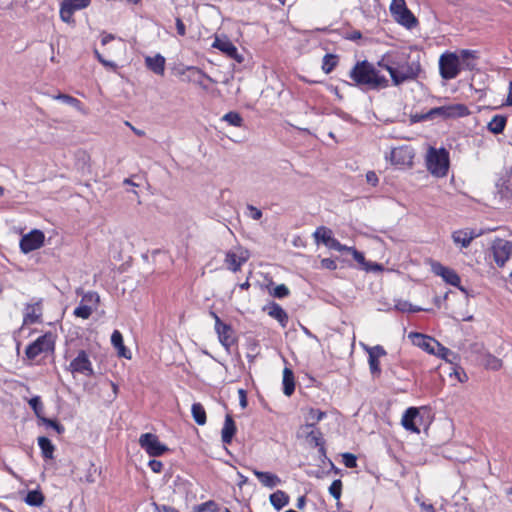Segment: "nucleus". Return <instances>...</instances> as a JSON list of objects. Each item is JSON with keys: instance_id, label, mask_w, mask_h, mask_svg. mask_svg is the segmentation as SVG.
<instances>
[{"instance_id": "nucleus-64", "label": "nucleus", "mask_w": 512, "mask_h": 512, "mask_svg": "<svg viewBox=\"0 0 512 512\" xmlns=\"http://www.w3.org/2000/svg\"><path fill=\"white\" fill-rule=\"evenodd\" d=\"M187 67L188 66H179V67L175 68L176 75L186 76V73L189 74V71H188Z\"/></svg>"}, {"instance_id": "nucleus-18", "label": "nucleus", "mask_w": 512, "mask_h": 512, "mask_svg": "<svg viewBox=\"0 0 512 512\" xmlns=\"http://www.w3.org/2000/svg\"><path fill=\"white\" fill-rule=\"evenodd\" d=\"M42 311L41 300L26 304L23 311V324L30 325L39 323L41 321Z\"/></svg>"}, {"instance_id": "nucleus-17", "label": "nucleus", "mask_w": 512, "mask_h": 512, "mask_svg": "<svg viewBox=\"0 0 512 512\" xmlns=\"http://www.w3.org/2000/svg\"><path fill=\"white\" fill-rule=\"evenodd\" d=\"M409 338L415 346L421 348L429 354H436V349L439 346V342L434 338L417 332H411L409 334Z\"/></svg>"}, {"instance_id": "nucleus-5", "label": "nucleus", "mask_w": 512, "mask_h": 512, "mask_svg": "<svg viewBox=\"0 0 512 512\" xmlns=\"http://www.w3.org/2000/svg\"><path fill=\"white\" fill-rule=\"evenodd\" d=\"M67 370L73 375L81 374L85 377H92L95 374L93 364L85 350L78 352L77 356L71 360Z\"/></svg>"}, {"instance_id": "nucleus-51", "label": "nucleus", "mask_w": 512, "mask_h": 512, "mask_svg": "<svg viewBox=\"0 0 512 512\" xmlns=\"http://www.w3.org/2000/svg\"><path fill=\"white\" fill-rule=\"evenodd\" d=\"M55 99L61 100L62 102L78 107L80 105V101L72 96L66 94H58L55 96Z\"/></svg>"}, {"instance_id": "nucleus-42", "label": "nucleus", "mask_w": 512, "mask_h": 512, "mask_svg": "<svg viewBox=\"0 0 512 512\" xmlns=\"http://www.w3.org/2000/svg\"><path fill=\"white\" fill-rule=\"evenodd\" d=\"M30 407L33 409L36 416L42 418L43 404L39 396H34L28 401Z\"/></svg>"}, {"instance_id": "nucleus-11", "label": "nucleus", "mask_w": 512, "mask_h": 512, "mask_svg": "<svg viewBox=\"0 0 512 512\" xmlns=\"http://www.w3.org/2000/svg\"><path fill=\"white\" fill-rule=\"evenodd\" d=\"M470 111L464 104H452L431 109L427 116H441L443 118H458L469 115Z\"/></svg>"}, {"instance_id": "nucleus-3", "label": "nucleus", "mask_w": 512, "mask_h": 512, "mask_svg": "<svg viewBox=\"0 0 512 512\" xmlns=\"http://www.w3.org/2000/svg\"><path fill=\"white\" fill-rule=\"evenodd\" d=\"M450 165L449 152L445 148L430 147L426 154V167L437 178L448 174Z\"/></svg>"}, {"instance_id": "nucleus-35", "label": "nucleus", "mask_w": 512, "mask_h": 512, "mask_svg": "<svg viewBox=\"0 0 512 512\" xmlns=\"http://www.w3.org/2000/svg\"><path fill=\"white\" fill-rule=\"evenodd\" d=\"M459 60L462 61L464 68L473 69L474 64L470 62V60H474L477 58V52L475 50L463 49L459 53Z\"/></svg>"}, {"instance_id": "nucleus-49", "label": "nucleus", "mask_w": 512, "mask_h": 512, "mask_svg": "<svg viewBox=\"0 0 512 512\" xmlns=\"http://www.w3.org/2000/svg\"><path fill=\"white\" fill-rule=\"evenodd\" d=\"M245 214L253 220H259L262 217V211L253 205L247 206Z\"/></svg>"}, {"instance_id": "nucleus-36", "label": "nucleus", "mask_w": 512, "mask_h": 512, "mask_svg": "<svg viewBox=\"0 0 512 512\" xmlns=\"http://www.w3.org/2000/svg\"><path fill=\"white\" fill-rule=\"evenodd\" d=\"M24 501L29 506L39 507L44 502V495L40 490H31L27 493Z\"/></svg>"}, {"instance_id": "nucleus-16", "label": "nucleus", "mask_w": 512, "mask_h": 512, "mask_svg": "<svg viewBox=\"0 0 512 512\" xmlns=\"http://www.w3.org/2000/svg\"><path fill=\"white\" fill-rule=\"evenodd\" d=\"M45 235L40 230H32L28 234L22 236L20 240V249L24 253H29L39 249L44 243Z\"/></svg>"}, {"instance_id": "nucleus-8", "label": "nucleus", "mask_w": 512, "mask_h": 512, "mask_svg": "<svg viewBox=\"0 0 512 512\" xmlns=\"http://www.w3.org/2000/svg\"><path fill=\"white\" fill-rule=\"evenodd\" d=\"M493 259L498 267H503L512 256V242L496 238L491 245Z\"/></svg>"}, {"instance_id": "nucleus-6", "label": "nucleus", "mask_w": 512, "mask_h": 512, "mask_svg": "<svg viewBox=\"0 0 512 512\" xmlns=\"http://www.w3.org/2000/svg\"><path fill=\"white\" fill-rule=\"evenodd\" d=\"M249 257L250 253L246 248L236 246L226 252L224 263L229 270L237 272L248 261Z\"/></svg>"}, {"instance_id": "nucleus-52", "label": "nucleus", "mask_w": 512, "mask_h": 512, "mask_svg": "<svg viewBox=\"0 0 512 512\" xmlns=\"http://www.w3.org/2000/svg\"><path fill=\"white\" fill-rule=\"evenodd\" d=\"M343 463L347 468H355L357 466V459L351 453H345L342 455Z\"/></svg>"}, {"instance_id": "nucleus-24", "label": "nucleus", "mask_w": 512, "mask_h": 512, "mask_svg": "<svg viewBox=\"0 0 512 512\" xmlns=\"http://www.w3.org/2000/svg\"><path fill=\"white\" fill-rule=\"evenodd\" d=\"M419 416V411L417 408L415 407H410L408 408L403 416H402V420H401V423L403 425V427L408 430V431H411V432H414V433H419L420 430L418 429V427L415 425V419Z\"/></svg>"}, {"instance_id": "nucleus-2", "label": "nucleus", "mask_w": 512, "mask_h": 512, "mask_svg": "<svg viewBox=\"0 0 512 512\" xmlns=\"http://www.w3.org/2000/svg\"><path fill=\"white\" fill-rule=\"evenodd\" d=\"M349 78L352 80L351 85L363 91L380 90L389 86L388 79L367 60L357 61L349 71ZM346 84L350 85L348 82Z\"/></svg>"}, {"instance_id": "nucleus-1", "label": "nucleus", "mask_w": 512, "mask_h": 512, "mask_svg": "<svg viewBox=\"0 0 512 512\" xmlns=\"http://www.w3.org/2000/svg\"><path fill=\"white\" fill-rule=\"evenodd\" d=\"M377 66L389 73L394 86L417 79L422 71L420 60L411 59L406 49L387 51L378 60Z\"/></svg>"}, {"instance_id": "nucleus-19", "label": "nucleus", "mask_w": 512, "mask_h": 512, "mask_svg": "<svg viewBox=\"0 0 512 512\" xmlns=\"http://www.w3.org/2000/svg\"><path fill=\"white\" fill-rule=\"evenodd\" d=\"M477 236L478 234L471 229H459L454 231L451 235L454 244L461 248H467Z\"/></svg>"}, {"instance_id": "nucleus-12", "label": "nucleus", "mask_w": 512, "mask_h": 512, "mask_svg": "<svg viewBox=\"0 0 512 512\" xmlns=\"http://www.w3.org/2000/svg\"><path fill=\"white\" fill-rule=\"evenodd\" d=\"M139 445L143 448L150 456H161L168 448L162 444L158 437L152 433H144L139 438Z\"/></svg>"}, {"instance_id": "nucleus-9", "label": "nucleus", "mask_w": 512, "mask_h": 512, "mask_svg": "<svg viewBox=\"0 0 512 512\" xmlns=\"http://www.w3.org/2000/svg\"><path fill=\"white\" fill-rule=\"evenodd\" d=\"M91 0H62L59 15L63 22L74 23L73 14L76 11L87 8Z\"/></svg>"}, {"instance_id": "nucleus-54", "label": "nucleus", "mask_w": 512, "mask_h": 512, "mask_svg": "<svg viewBox=\"0 0 512 512\" xmlns=\"http://www.w3.org/2000/svg\"><path fill=\"white\" fill-rule=\"evenodd\" d=\"M321 267L328 270H336L337 263L335 260L330 258H324L321 260Z\"/></svg>"}, {"instance_id": "nucleus-33", "label": "nucleus", "mask_w": 512, "mask_h": 512, "mask_svg": "<svg viewBox=\"0 0 512 512\" xmlns=\"http://www.w3.org/2000/svg\"><path fill=\"white\" fill-rule=\"evenodd\" d=\"M299 435L305 436L310 445H313L315 447L323 445L322 434L319 430L315 428H311L309 430H306L305 432H301L299 430Z\"/></svg>"}, {"instance_id": "nucleus-21", "label": "nucleus", "mask_w": 512, "mask_h": 512, "mask_svg": "<svg viewBox=\"0 0 512 512\" xmlns=\"http://www.w3.org/2000/svg\"><path fill=\"white\" fill-rule=\"evenodd\" d=\"M165 57L161 54L145 57L146 67L157 75L163 76L165 72Z\"/></svg>"}, {"instance_id": "nucleus-30", "label": "nucleus", "mask_w": 512, "mask_h": 512, "mask_svg": "<svg viewBox=\"0 0 512 512\" xmlns=\"http://www.w3.org/2000/svg\"><path fill=\"white\" fill-rule=\"evenodd\" d=\"M187 69L189 71V74L183 80H186L188 82L196 83V84H198L200 86L203 85V79H207V80H209L211 82L213 81L211 79V77L206 75L202 70H200L197 67L189 66V67H187Z\"/></svg>"}, {"instance_id": "nucleus-14", "label": "nucleus", "mask_w": 512, "mask_h": 512, "mask_svg": "<svg viewBox=\"0 0 512 512\" xmlns=\"http://www.w3.org/2000/svg\"><path fill=\"white\" fill-rule=\"evenodd\" d=\"M414 150L408 145L394 148L391 151L390 159L394 165L400 167H410L413 164Z\"/></svg>"}, {"instance_id": "nucleus-23", "label": "nucleus", "mask_w": 512, "mask_h": 512, "mask_svg": "<svg viewBox=\"0 0 512 512\" xmlns=\"http://www.w3.org/2000/svg\"><path fill=\"white\" fill-rule=\"evenodd\" d=\"M434 270L435 273L441 276L446 283L455 287L460 286V277L453 269H450L442 265H438L437 267H435Z\"/></svg>"}, {"instance_id": "nucleus-22", "label": "nucleus", "mask_w": 512, "mask_h": 512, "mask_svg": "<svg viewBox=\"0 0 512 512\" xmlns=\"http://www.w3.org/2000/svg\"><path fill=\"white\" fill-rule=\"evenodd\" d=\"M326 416V413L319 410L310 408L305 415V424L300 427L301 432H305L315 426Z\"/></svg>"}, {"instance_id": "nucleus-38", "label": "nucleus", "mask_w": 512, "mask_h": 512, "mask_svg": "<svg viewBox=\"0 0 512 512\" xmlns=\"http://www.w3.org/2000/svg\"><path fill=\"white\" fill-rule=\"evenodd\" d=\"M191 412L194 421L198 425H204L206 423V412L200 403H194L191 407Z\"/></svg>"}, {"instance_id": "nucleus-4", "label": "nucleus", "mask_w": 512, "mask_h": 512, "mask_svg": "<svg viewBox=\"0 0 512 512\" xmlns=\"http://www.w3.org/2000/svg\"><path fill=\"white\" fill-rule=\"evenodd\" d=\"M439 73L444 80L455 79L461 71V62L458 54L446 51L439 57Z\"/></svg>"}, {"instance_id": "nucleus-44", "label": "nucleus", "mask_w": 512, "mask_h": 512, "mask_svg": "<svg viewBox=\"0 0 512 512\" xmlns=\"http://www.w3.org/2000/svg\"><path fill=\"white\" fill-rule=\"evenodd\" d=\"M329 493L336 499L340 500L342 493V482L340 479H336L332 482L329 487Z\"/></svg>"}, {"instance_id": "nucleus-15", "label": "nucleus", "mask_w": 512, "mask_h": 512, "mask_svg": "<svg viewBox=\"0 0 512 512\" xmlns=\"http://www.w3.org/2000/svg\"><path fill=\"white\" fill-rule=\"evenodd\" d=\"M212 47L220 50L223 54L234 59L237 63H242L244 61L243 55L239 53L237 47L227 37H215Z\"/></svg>"}, {"instance_id": "nucleus-47", "label": "nucleus", "mask_w": 512, "mask_h": 512, "mask_svg": "<svg viewBox=\"0 0 512 512\" xmlns=\"http://www.w3.org/2000/svg\"><path fill=\"white\" fill-rule=\"evenodd\" d=\"M379 359L380 358H375V356L374 357L368 356V364H369L370 372L376 376H379L381 374Z\"/></svg>"}, {"instance_id": "nucleus-41", "label": "nucleus", "mask_w": 512, "mask_h": 512, "mask_svg": "<svg viewBox=\"0 0 512 512\" xmlns=\"http://www.w3.org/2000/svg\"><path fill=\"white\" fill-rule=\"evenodd\" d=\"M483 365L487 368V369H491V370H498L501 368L502 366V362L500 359H498L497 357L491 355V354H487L483 360Z\"/></svg>"}, {"instance_id": "nucleus-40", "label": "nucleus", "mask_w": 512, "mask_h": 512, "mask_svg": "<svg viewBox=\"0 0 512 512\" xmlns=\"http://www.w3.org/2000/svg\"><path fill=\"white\" fill-rule=\"evenodd\" d=\"M222 120L230 124L231 126L241 127L243 119L237 112H228L223 117Z\"/></svg>"}, {"instance_id": "nucleus-58", "label": "nucleus", "mask_w": 512, "mask_h": 512, "mask_svg": "<svg viewBox=\"0 0 512 512\" xmlns=\"http://www.w3.org/2000/svg\"><path fill=\"white\" fill-rule=\"evenodd\" d=\"M352 256L355 259V261H357L359 264L363 266V268L365 267L367 261L365 260L363 253L359 252L356 249H352Z\"/></svg>"}, {"instance_id": "nucleus-61", "label": "nucleus", "mask_w": 512, "mask_h": 512, "mask_svg": "<svg viewBox=\"0 0 512 512\" xmlns=\"http://www.w3.org/2000/svg\"><path fill=\"white\" fill-rule=\"evenodd\" d=\"M176 29H177V32H178L179 35H181V36L185 35L186 28H185V25H184V23L182 22V20L180 18L176 19Z\"/></svg>"}, {"instance_id": "nucleus-43", "label": "nucleus", "mask_w": 512, "mask_h": 512, "mask_svg": "<svg viewBox=\"0 0 512 512\" xmlns=\"http://www.w3.org/2000/svg\"><path fill=\"white\" fill-rule=\"evenodd\" d=\"M365 351L368 353L369 357L381 358L387 354L385 349L381 345L375 346H364Z\"/></svg>"}, {"instance_id": "nucleus-7", "label": "nucleus", "mask_w": 512, "mask_h": 512, "mask_svg": "<svg viewBox=\"0 0 512 512\" xmlns=\"http://www.w3.org/2000/svg\"><path fill=\"white\" fill-rule=\"evenodd\" d=\"M54 350V341L51 334H44L28 345L25 354L30 360L36 359L42 353Z\"/></svg>"}, {"instance_id": "nucleus-39", "label": "nucleus", "mask_w": 512, "mask_h": 512, "mask_svg": "<svg viewBox=\"0 0 512 512\" xmlns=\"http://www.w3.org/2000/svg\"><path fill=\"white\" fill-rule=\"evenodd\" d=\"M338 64V56L334 54H326L322 60V70L324 73H331Z\"/></svg>"}, {"instance_id": "nucleus-34", "label": "nucleus", "mask_w": 512, "mask_h": 512, "mask_svg": "<svg viewBox=\"0 0 512 512\" xmlns=\"http://www.w3.org/2000/svg\"><path fill=\"white\" fill-rule=\"evenodd\" d=\"M38 445L41 449L42 455L45 459H52L54 453V445L52 442L44 436L38 438Z\"/></svg>"}, {"instance_id": "nucleus-56", "label": "nucleus", "mask_w": 512, "mask_h": 512, "mask_svg": "<svg viewBox=\"0 0 512 512\" xmlns=\"http://www.w3.org/2000/svg\"><path fill=\"white\" fill-rule=\"evenodd\" d=\"M395 308L401 312H409V310H412V304L407 301H398Z\"/></svg>"}, {"instance_id": "nucleus-45", "label": "nucleus", "mask_w": 512, "mask_h": 512, "mask_svg": "<svg viewBox=\"0 0 512 512\" xmlns=\"http://www.w3.org/2000/svg\"><path fill=\"white\" fill-rule=\"evenodd\" d=\"M91 314L92 309L87 305H79L74 310V315L82 319H88L91 316Z\"/></svg>"}, {"instance_id": "nucleus-26", "label": "nucleus", "mask_w": 512, "mask_h": 512, "mask_svg": "<svg viewBox=\"0 0 512 512\" xmlns=\"http://www.w3.org/2000/svg\"><path fill=\"white\" fill-rule=\"evenodd\" d=\"M236 433V426L233 418L230 415H226L224 425L221 431V438L224 444H230L233 436Z\"/></svg>"}, {"instance_id": "nucleus-32", "label": "nucleus", "mask_w": 512, "mask_h": 512, "mask_svg": "<svg viewBox=\"0 0 512 512\" xmlns=\"http://www.w3.org/2000/svg\"><path fill=\"white\" fill-rule=\"evenodd\" d=\"M283 392L286 396H291L295 390L294 374L291 369L285 368L283 371Z\"/></svg>"}, {"instance_id": "nucleus-63", "label": "nucleus", "mask_w": 512, "mask_h": 512, "mask_svg": "<svg viewBox=\"0 0 512 512\" xmlns=\"http://www.w3.org/2000/svg\"><path fill=\"white\" fill-rule=\"evenodd\" d=\"M366 178L367 181L373 185H376L378 182V178L374 172H368Z\"/></svg>"}, {"instance_id": "nucleus-29", "label": "nucleus", "mask_w": 512, "mask_h": 512, "mask_svg": "<svg viewBox=\"0 0 512 512\" xmlns=\"http://www.w3.org/2000/svg\"><path fill=\"white\" fill-rule=\"evenodd\" d=\"M187 69L189 71V74L183 80H186L188 82L196 83V84H198L200 86L203 85V79H207V80H209L211 82L213 81L211 79V77L206 75L202 70H200L197 67L189 66V67H187Z\"/></svg>"}, {"instance_id": "nucleus-59", "label": "nucleus", "mask_w": 512, "mask_h": 512, "mask_svg": "<svg viewBox=\"0 0 512 512\" xmlns=\"http://www.w3.org/2000/svg\"><path fill=\"white\" fill-rule=\"evenodd\" d=\"M344 38L350 41H357L362 38V34L359 30H353L351 32H347Z\"/></svg>"}, {"instance_id": "nucleus-25", "label": "nucleus", "mask_w": 512, "mask_h": 512, "mask_svg": "<svg viewBox=\"0 0 512 512\" xmlns=\"http://www.w3.org/2000/svg\"><path fill=\"white\" fill-rule=\"evenodd\" d=\"M111 344L117 350L119 357L131 359V352L125 347L123 336L120 331L114 330L111 335Z\"/></svg>"}, {"instance_id": "nucleus-57", "label": "nucleus", "mask_w": 512, "mask_h": 512, "mask_svg": "<svg viewBox=\"0 0 512 512\" xmlns=\"http://www.w3.org/2000/svg\"><path fill=\"white\" fill-rule=\"evenodd\" d=\"M383 269L384 268L381 264L375 262H367L364 267V270L373 272H381Z\"/></svg>"}, {"instance_id": "nucleus-31", "label": "nucleus", "mask_w": 512, "mask_h": 512, "mask_svg": "<svg viewBox=\"0 0 512 512\" xmlns=\"http://www.w3.org/2000/svg\"><path fill=\"white\" fill-rule=\"evenodd\" d=\"M507 123L506 116L495 115L487 124V129L493 134H500L504 131Z\"/></svg>"}, {"instance_id": "nucleus-62", "label": "nucleus", "mask_w": 512, "mask_h": 512, "mask_svg": "<svg viewBox=\"0 0 512 512\" xmlns=\"http://www.w3.org/2000/svg\"><path fill=\"white\" fill-rule=\"evenodd\" d=\"M238 393H239L240 406L242 408H245L247 406L246 392L243 389H240L238 391Z\"/></svg>"}, {"instance_id": "nucleus-50", "label": "nucleus", "mask_w": 512, "mask_h": 512, "mask_svg": "<svg viewBox=\"0 0 512 512\" xmlns=\"http://www.w3.org/2000/svg\"><path fill=\"white\" fill-rule=\"evenodd\" d=\"M289 293L288 287L285 284H280L274 288L272 295L276 298H284L287 297Z\"/></svg>"}, {"instance_id": "nucleus-13", "label": "nucleus", "mask_w": 512, "mask_h": 512, "mask_svg": "<svg viewBox=\"0 0 512 512\" xmlns=\"http://www.w3.org/2000/svg\"><path fill=\"white\" fill-rule=\"evenodd\" d=\"M210 315L215 320V331L218 335L219 342L226 350H229V348L235 343L232 327L222 322L215 312H210Z\"/></svg>"}, {"instance_id": "nucleus-46", "label": "nucleus", "mask_w": 512, "mask_h": 512, "mask_svg": "<svg viewBox=\"0 0 512 512\" xmlns=\"http://www.w3.org/2000/svg\"><path fill=\"white\" fill-rule=\"evenodd\" d=\"M435 355L441 357L442 359H445L446 361H450V362L452 361L451 357L455 358V354L448 348L442 346L440 343L436 349Z\"/></svg>"}, {"instance_id": "nucleus-60", "label": "nucleus", "mask_w": 512, "mask_h": 512, "mask_svg": "<svg viewBox=\"0 0 512 512\" xmlns=\"http://www.w3.org/2000/svg\"><path fill=\"white\" fill-rule=\"evenodd\" d=\"M326 246L330 249L342 252V244L334 237L331 238Z\"/></svg>"}, {"instance_id": "nucleus-28", "label": "nucleus", "mask_w": 512, "mask_h": 512, "mask_svg": "<svg viewBox=\"0 0 512 512\" xmlns=\"http://www.w3.org/2000/svg\"><path fill=\"white\" fill-rule=\"evenodd\" d=\"M271 505L277 510H281L289 503V496L286 492L282 490H277L272 493L269 497Z\"/></svg>"}, {"instance_id": "nucleus-37", "label": "nucleus", "mask_w": 512, "mask_h": 512, "mask_svg": "<svg viewBox=\"0 0 512 512\" xmlns=\"http://www.w3.org/2000/svg\"><path fill=\"white\" fill-rule=\"evenodd\" d=\"M314 238H315V241L317 243H323L324 245H327L328 242L331 240V238L333 237L332 236V231L327 228V227H324V226H320L318 227L314 234H313Z\"/></svg>"}, {"instance_id": "nucleus-48", "label": "nucleus", "mask_w": 512, "mask_h": 512, "mask_svg": "<svg viewBox=\"0 0 512 512\" xmlns=\"http://www.w3.org/2000/svg\"><path fill=\"white\" fill-rule=\"evenodd\" d=\"M40 420L42 421V423L44 425L55 429L58 434H61L64 432V427L61 424H59L57 421L49 419V418H45V417L40 418Z\"/></svg>"}, {"instance_id": "nucleus-10", "label": "nucleus", "mask_w": 512, "mask_h": 512, "mask_svg": "<svg viewBox=\"0 0 512 512\" xmlns=\"http://www.w3.org/2000/svg\"><path fill=\"white\" fill-rule=\"evenodd\" d=\"M390 11L395 16L397 21L407 28H411L416 24V18L411 13V11L407 9L404 0H392Z\"/></svg>"}, {"instance_id": "nucleus-55", "label": "nucleus", "mask_w": 512, "mask_h": 512, "mask_svg": "<svg viewBox=\"0 0 512 512\" xmlns=\"http://www.w3.org/2000/svg\"><path fill=\"white\" fill-rule=\"evenodd\" d=\"M148 466L155 473H160L163 469V463L158 460H150Z\"/></svg>"}, {"instance_id": "nucleus-20", "label": "nucleus", "mask_w": 512, "mask_h": 512, "mask_svg": "<svg viewBox=\"0 0 512 512\" xmlns=\"http://www.w3.org/2000/svg\"><path fill=\"white\" fill-rule=\"evenodd\" d=\"M252 472L264 487L273 489L282 483V480L274 473L263 472L257 469H253Z\"/></svg>"}, {"instance_id": "nucleus-53", "label": "nucleus", "mask_w": 512, "mask_h": 512, "mask_svg": "<svg viewBox=\"0 0 512 512\" xmlns=\"http://www.w3.org/2000/svg\"><path fill=\"white\" fill-rule=\"evenodd\" d=\"M152 506L154 507V510L156 512H179L176 508L169 506V505H160L156 502L152 503Z\"/></svg>"}, {"instance_id": "nucleus-27", "label": "nucleus", "mask_w": 512, "mask_h": 512, "mask_svg": "<svg viewBox=\"0 0 512 512\" xmlns=\"http://www.w3.org/2000/svg\"><path fill=\"white\" fill-rule=\"evenodd\" d=\"M268 315L276 319L283 328L287 326L288 314L279 304L273 303L270 305L268 307Z\"/></svg>"}]
</instances>
